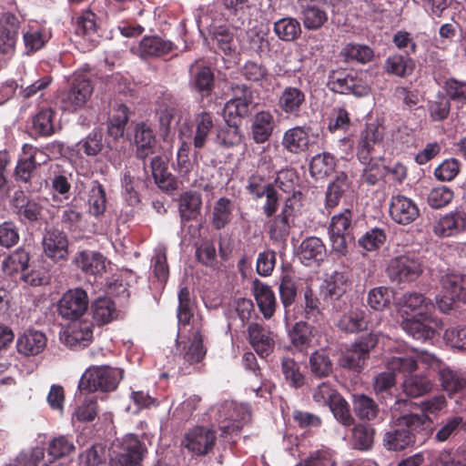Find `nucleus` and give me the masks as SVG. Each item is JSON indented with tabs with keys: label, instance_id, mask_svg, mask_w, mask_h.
<instances>
[{
	"label": "nucleus",
	"instance_id": "nucleus-39",
	"mask_svg": "<svg viewBox=\"0 0 466 466\" xmlns=\"http://www.w3.org/2000/svg\"><path fill=\"white\" fill-rule=\"evenodd\" d=\"M396 386V376L391 370L379 373L374 378L373 390L377 397L387 403L393 400V390Z\"/></svg>",
	"mask_w": 466,
	"mask_h": 466
},
{
	"label": "nucleus",
	"instance_id": "nucleus-16",
	"mask_svg": "<svg viewBox=\"0 0 466 466\" xmlns=\"http://www.w3.org/2000/svg\"><path fill=\"white\" fill-rule=\"evenodd\" d=\"M217 441L216 431L206 427H196L185 436V447L197 456L210 452Z\"/></svg>",
	"mask_w": 466,
	"mask_h": 466
},
{
	"label": "nucleus",
	"instance_id": "nucleus-49",
	"mask_svg": "<svg viewBox=\"0 0 466 466\" xmlns=\"http://www.w3.org/2000/svg\"><path fill=\"white\" fill-rule=\"evenodd\" d=\"M366 313L362 309L350 310L339 320L338 326L346 332H357L366 328Z\"/></svg>",
	"mask_w": 466,
	"mask_h": 466
},
{
	"label": "nucleus",
	"instance_id": "nucleus-11",
	"mask_svg": "<svg viewBox=\"0 0 466 466\" xmlns=\"http://www.w3.org/2000/svg\"><path fill=\"white\" fill-rule=\"evenodd\" d=\"M352 213L350 209L335 215L331 218L329 226V236L332 242V248L335 251L345 254L347 251V242L352 241L354 237L351 227Z\"/></svg>",
	"mask_w": 466,
	"mask_h": 466
},
{
	"label": "nucleus",
	"instance_id": "nucleus-55",
	"mask_svg": "<svg viewBox=\"0 0 466 466\" xmlns=\"http://www.w3.org/2000/svg\"><path fill=\"white\" fill-rule=\"evenodd\" d=\"M336 162L329 153L319 154L309 164L310 175H330L336 171Z\"/></svg>",
	"mask_w": 466,
	"mask_h": 466
},
{
	"label": "nucleus",
	"instance_id": "nucleus-9",
	"mask_svg": "<svg viewBox=\"0 0 466 466\" xmlns=\"http://www.w3.org/2000/svg\"><path fill=\"white\" fill-rule=\"evenodd\" d=\"M93 92L91 81L83 76H76L68 90L61 92L60 103L64 110L76 111L86 105Z\"/></svg>",
	"mask_w": 466,
	"mask_h": 466
},
{
	"label": "nucleus",
	"instance_id": "nucleus-2",
	"mask_svg": "<svg viewBox=\"0 0 466 466\" xmlns=\"http://www.w3.org/2000/svg\"><path fill=\"white\" fill-rule=\"evenodd\" d=\"M425 262L415 252H406L391 258L386 267L390 280L396 284H410L417 281L424 273Z\"/></svg>",
	"mask_w": 466,
	"mask_h": 466
},
{
	"label": "nucleus",
	"instance_id": "nucleus-35",
	"mask_svg": "<svg viewBox=\"0 0 466 466\" xmlns=\"http://www.w3.org/2000/svg\"><path fill=\"white\" fill-rule=\"evenodd\" d=\"M128 121V108L123 105H117L108 118L107 135L114 140L124 136L125 128Z\"/></svg>",
	"mask_w": 466,
	"mask_h": 466
},
{
	"label": "nucleus",
	"instance_id": "nucleus-56",
	"mask_svg": "<svg viewBox=\"0 0 466 466\" xmlns=\"http://www.w3.org/2000/svg\"><path fill=\"white\" fill-rule=\"evenodd\" d=\"M329 407L336 420L342 425L350 426L353 424L354 419L350 414V405L340 394L335 396Z\"/></svg>",
	"mask_w": 466,
	"mask_h": 466
},
{
	"label": "nucleus",
	"instance_id": "nucleus-48",
	"mask_svg": "<svg viewBox=\"0 0 466 466\" xmlns=\"http://www.w3.org/2000/svg\"><path fill=\"white\" fill-rule=\"evenodd\" d=\"M281 371L290 387L299 389L305 384V376L300 371L298 362L293 359L284 357L281 360Z\"/></svg>",
	"mask_w": 466,
	"mask_h": 466
},
{
	"label": "nucleus",
	"instance_id": "nucleus-10",
	"mask_svg": "<svg viewBox=\"0 0 466 466\" xmlns=\"http://www.w3.org/2000/svg\"><path fill=\"white\" fill-rule=\"evenodd\" d=\"M147 450L136 435H127L120 447V451L111 459L110 466H140Z\"/></svg>",
	"mask_w": 466,
	"mask_h": 466
},
{
	"label": "nucleus",
	"instance_id": "nucleus-57",
	"mask_svg": "<svg viewBox=\"0 0 466 466\" xmlns=\"http://www.w3.org/2000/svg\"><path fill=\"white\" fill-rule=\"evenodd\" d=\"M383 138V133L380 127L370 126L362 133L360 141V155L366 157L373 149V147L379 144Z\"/></svg>",
	"mask_w": 466,
	"mask_h": 466
},
{
	"label": "nucleus",
	"instance_id": "nucleus-12",
	"mask_svg": "<svg viewBox=\"0 0 466 466\" xmlns=\"http://www.w3.org/2000/svg\"><path fill=\"white\" fill-rule=\"evenodd\" d=\"M44 254L60 266L68 260V238L65 232L52 228L46 230L42 240Z\"/></svg>",
	"mask_w": 466,
	"mask_h": 466
},
{
	"label": "nucleus",
	"instance_id": "nucleus-33",
	"mask_svg": "<svg viewBox=\"0 0 466 466\" xmlns=\"http://www.w3.org/2000/svg\"><path fill=\"white\" fill-rule=\"evenodd\" d=\"M309 367L311 375L319 379L329 377L333 370L332 360L324 350H317L309 356Z\"/></svg>",
	"mask_w": 466,
	"mask_h": 466
},
{
	"label": "nucleus",
	"instance_id": "nucleus-41",
	"mask_svg": "<svg viewBox=\"0 0 466 466\" xmlns=\"http://www.w3.org/2000/svg\"><path fill=\"white\" fill-rule=\"evenodd\" d=\"M441 386L449 394L462 390L466 387V373L449 368L441 369L439 372Z\"/></svg>",
	"mask_w": 466,
	"mask_h": 466
},
{
	"label": "nucleus",
	"instance_id": "nucleus-15",
	"mask_svg": "<svg viewBox=\"0 0 466 466\" xmlns=\"http://www.w3.org/2000/svg\"><path fill=\"white\" fill-rule=\"evenodd\" d=\"M441 285L445 292L444 298L449 299V302L443 299L440 301L439 308L442 311L451 309L455 301L466 303V275L447 274L442 277Z\"/></svg>",
	"mask_w": 466,
	"mask_h": 466
},
{
	"label": "nucleus",
	"instance_id": "nucleus-13",
	"mask_svg": "<svg viewBox=\"0 0 466 466\" xmlns=\"http://www.w3.org/2000/svg\"><path fill=\"white\" fill-rule=\"evenodd\" d=\"M466 231V211L456 208L441 216L432 225V232L439 238L456 237Z\"/></svg>",
	"mask_w": 466,
	"mask_h": 466
},
{
	"label": "nucleus",
	"instance_id": "nucleus-47",
	"mask_svg": "<svg viewBox=\"0 0 466 466\" xmlns=\"http://www.w3.org/2000/svg\"><path fill=\"white\" fill-rule=\"evenodd\" d=\"M233 205L230 199L220 198L213 208L212 224L216 229L224 228L231 220Z\"/></svg>",
	"mask_w": 466,
	"mask_h": 466
},
{
	"label": "nucleus",
	"instance_id": "nucleus-17",
	"mask_svg": "<svg viewBox=\"0 0 466 466\" xmlns=\"http://www.w3.org/2000/svg\"><path fill=\"white\" fill-rule=\"evenodd\" d=\"M248 339L257 354L264 359L275 349V334L258 323H250L248 327Z\"/></svg>",
	"mask_w": 466,
	"mask_h": 466
},
{
	"label": "nucleus",
	"instance_id": "nucleus-51",
	"mask_svg": "<svg viewBox=\"0 0 466 466\" xmlns=\"http://www.w3.org/2000/svg\"><path fill=\"white\" fill-rule=\"evenodd\" d=\"M413 63L408 56L395 54L385 61V70L397 76H405L411 73Z\"/></svg>",
	"mask_w": 466,
	"mask_h": 466
},
{
	"label": "nucleus",
	"instance_id": "nucleus-20",
	"mask_svg": "<svg viewBox=\"0 0 466 466\" xmlns=\"http://www.w3.org/2000/svg\"><path fill=\"white\" fill-rule=\"evenodd\" d=\"M20 21L11 13H6L0 20V53L10 57L19 35Z\"/></svg>",
	"mask_w": 466,
	"mask_h": 466
},
{
	"label": "nucleus",
	"instance_id": "nucleus-53",
	"mask_svg": "<svg viewBox=\"0 0 466 466\" xmlns=\"http://www.w3.org/2000/svg\"><path fill=\"white\" fill-rule=\"evenodd\" d=\"M386 367L393 373L412 375L418 369L417 359L412 355L393 356L386 362Z\"/></svg>",
	"mask_w": 466,
	"mask_h": 466
},
{
	"label": "nucleus",
	"instance_id": "nucleus-58",
	"mask_svg": "<svg viewBox=\"0 0 466 466\" xmlns=\"http://www.w3.org/2000/svg\"><path fill=\"white\" fill-rule=\"evenodd\" d=\"M160 135L166 140L168 137L173 123L179 120L178 110L172 106H162L158 112Z\"/></svg>",
	"mask_w": 466,
	"mask_h": 466
},
{
	"label": "nucleus",
	"instance_id": "nucleus-63",
	"mask_svg": "<svg viewBox=\"0 0 466 466\" xmlns=\"http://www.w3.org/2000/svg\"><path fill=\"white\" fill-rule=\"evenodd\" d=\"M445 90L451 101L461 106L466 104V81L449 78L445 82Z\"/></svg>",
	"mask_w": 466,
	"mask_h": 466
},
{
	"label": "nucleus",
	"instance_id": "nucleus-25",
	"mask_svg": "<svg viewBox=\"0 0 466 466\" xmlns=\"http://www.w3.org/2000/svg\"><path fill=\"white\" fill-rule=\"evenodd\" d=\"M311 131V127L307 126L289 128L284 133L283 147L291 153L306 151L310 144Z\"/></svg>",
	"mask_w": 466,
	"mask_h": 466
},
{
	"label": "nucleus",
	"instance_id": "nucleus-60",
	"mask_svg": "<svg viewBox=\"0 0 466 466\" xmlns=\"http://www.w3.org/2000/svg\"><path fill=\"white\" fill-rule=\"evenodd\" d=\"M98 413L97 399L86 397L74 412V418L81 422L93 421Z\"/></svg>",
	"mask_w": 466,
	"mask_h": 466
},
{
	"label": "nucleus",
	"instance_id": "nucleus-22",
	"mask_svg": "<svg viewBox=\"0 0 466 466\" xmlns=\"http://www.w3.org/2000/svg\"><path fill=\"white\" fill-rule=\"evenodd\" d=\"M296 8L306 29L317 30L328 20L327 12L319 4L308 3L305 0H301V2H297Z\"/></svg>",
	"mask_w": 466,
	"mask_h": 466
},
{
	"label": "nucleus",
	"instance_id": "nucleus-26",
	"mask_svg": "<svg viewBox=\"0 0 466 466\" xmlns=\"http://www.w3.org/2000/svg\"><path fill=\"white\" fill-rule=\"evenodd\" d=\"M176 48L174 43L157 35L145 36L139 44V53L144 58L163 56Z\"/></svg>",
	"mask_w": 466,
	"mask_h": 466
},
{
	"label": "nucleus",
	"instance_id": "nucleus-50",
	"mask_svg": "<svg viewBox=\"0 0 466 466\" xmlns=\"http://www.w3.org/2000/svg\"><path fill=\"white\" fill-rule=\"evenodd\" d=\"M341 56L347 62L356 61L358 63L366 64L372 60L374 52L366 45L348 44L342 49Z\"/></svg>",
	"mask_w": 466,
	"mask_h": 466
},
{
	"label": "nucleus",
	"instance_id": "nucleus-24",
	"mask_svg": "<svg viewBox=\"0 0 466 466\" xmlns=\"http://www.w3.org/2000/svg\"><path fill=\"white\" fill-rule=\"evenodd\" d=\"M47 338L42 331L27 329L20 335L16 341V349L25 356H35L46 347Z\"/></svg>",
	"mask_w": 466,
	"mask_h": 466
},
{
	"label": "nucleus",
	"instance_id": "nucleus-3",
	"mask_svg": "<svg viewBox=\"0 0 466 466\" xmlns=\"http://www.w3.org/2000/svg\"><path fill=\"white\" fill-rule=\"evenodd\" d=\"M122 377V370L107 365L91 366L81 376L78 390L81 394L110 392L117 388Z\"/></svg>",
	"mask_w": 466,
	"mask_h": 466
},
{
	"label": "nucleus",
	"instance_id": "nucleus-61",
	"mask_svg": "<svg viewBox=\"0 0 466 466\" xmlns=\"http://www.w3.org/2000/svg\"><path fill=\"white\" fill-rule=\"evenodd\" d=\"M386 233L383 229L375 228L366 232L358 241L360 247L367 251L378 250L386 241Z\"/></svg>",
	"mask_w": 466,
	"mask_h": 466
},
{
	"label": "nucleus",
	"instance_id": "nucleus-30",
	"mask_svg": "<svg viewBox=\"0 0 466 466\" xmlns=\"http://www.w3.org/2000/svg\"><path fill=\"white\" fill-rule=\"evenodd\" d=\"M190 73L195 89L202 96L209 95L214 87V74L210 67L196 61L190 67Z\"/></svg>",
	"mask_w": 466,
	"mask_h": 466
},
{
	"label": "nucleus",
	"instance_id": "nucleus-64",
	"mask_svg": "<svg viewBox=\"0 0 466 466\" xmlns=\"http://www.w3.org/2000/svg\"><path fill=\"white\" fill-rule=\"evenodd\" d=\"M435 466H466V456L459 451L443 450L438 453L434 461Z\"/></svg>",
	"mask_w": 466,
	"mask_h": 466
},
{
	"label": "nucleus",
	"instance_id": "nucleus-32",
	"mask_svg": "<svg viewBox=\"0 0 466 466\" xmlns=\"http://www.w3.org/2000/svg\"><path fill=\"white\" fill-rule=\"evenodd\" d=\"M433 388L431 380L424 374L407 375L402 382V390L410 398H418Z\"/></svg>",
	"mask_w": 466,
	"mask_h": 466
},
{
	"label": "nucleus",
	"instance_id": "nucleus-5",
	"mask_svg": "<svg viewBox=\"0 0 466 466\" xmlns=\"http://www.w3.org/2000/svg\"><path fill=\"white\" fill-rule=\"evenodd\" d=\"M438 324L439 320L431 311L424 310L404 318L400 328L414 339L426 341L434 338Z\"/></svg>",
	"mask_w": 466,
	"mask_h": 466
},
{
	"label": "nucleus",
	"instance_id": "nucleus-23",
	"mask_svg": "<svg viewBox=\"0 0 466 466\" xmlns=\"http://www.w3.org/2000/svg\"><path fill=\"white\" fill-rule=\"evenodd\" d=\"M73 263L86 275L96 276L106 271V258L99 252L91 250L79 251L76 254Z\"/></svg>",
	"mask_w": 466,
	"mask_h": 466
},
{
	"label": "nucleus",
	"instance_id": "nucleus-44",
	"mask_svg": "<svg viewBox=\"0 0 466 466\" xmlns=\"http://www.w3.org/2000/svg\"><path fill=\"white\" fill-rule=\"evenodd\" d=\"M195 306V300L191 299L188 288H181L178 292V307L177 312L178 325H189L194 316Z\"/></svg>",
	"mask_w": 466,
	"mask_h": 466
},
{
	"label": "nucleus",
	"instance_id": "nucleus-14",
	"mask_svg": "<svg viewBox=\"0 0 466 466\" xmlns=\"http://www.w3.org/2000/svg\"><path fill=\"white\" fill-rule=\"evenodd\" d=\"M232 98L225 105L223 115L227 116L245 117L249 114V107L253 103V93L244 84H236L231 86Z\"/></svg>",
	"mask_w": 466,
	"mask_h": 466
},
{
	"label": "nucleus",
	"instance_id": "nucleus-46",
	"mask_svg": "<svg viewBox=\"0 0 466 466\" xmlns=\"http://www.w3.org/2000/svg\"><path fill=\"white\" fill-rule=\"evenodd\" d=\"M201 198L195 192H186L179 204V213L182 221L195 219L201 208Z\"/></svg>",
	"mask_w": 466,
	"mask_h": 466
},
{
	"label": "nucleus",
	"instance_id": "nucleus-62",
	"mask_svg": "<svg viewBox=\"0 0 466 466\" xmlns=\"http://www.w3.org/2000/svg\"><path fill=\"white\" fill-rule=\"evenodd\" d=\"M83 466H106V450L99 444L92 445L80 455Z\"/></svg>",
	"mask_w": 466,
	"mask_h": 466
},
{
	"label": "nucleus",
	"instance_id": "nucleus-37",
	"mask_svg": "<svg viewBox=\"0 0 466 466\" xmlns=\"http://www.w3.org/2000/svg\"><path fill=\"white\" fill-rule=\"evenodd\" d=\"M225 118V124L218 129L216 142L218 146L228 148L238 146L241 142L238 124L233 119Z\"/></svg>",
	"mask_w": 466,
	"mask_h": 466
},
{
	"label": "nucleus",
	"instance_id": "nucleus-19",
	"mask_svg": "<svg viewBox=\"0 0 466 466\" xmlns=\"http://www.w3.org/2000/svg\"><path fill=\"white\" fill-rule=\"evenodd\" d=\"M20 21L11 13H6L0 20V53L10 57L19 35Z\"/></svg>",
	"mask_w": 466,
	"mask_h": 466
},
{
	"label": "nucleus",
	"instance_id": "nucleus-29",
	"mask_svg": "<svg viewBox=\"0 0 466 466\" xmlns=\"http://www.w3.org/2000/svg\"><path fill=\"white\" fill-rule=\"evenodd\" d=\"M274 126V116L270 112L260 111L257 113L251 124V134L255 142H266L272 135Z\"/></svg>",
	"mask_w": 466,
	"mask_h": 466
},
{
	"label": "nucleus",
	"instance_id": "nucleus-59",
	"mask_svg": "<svg viewBox=\"0 0 466 466\" xmlns=\"http://www.w3.org/2000/svg\"><path fill=\"white\" fill-rule=\"evenodd\" d=\"M355 413L360 419L370 420L378 414V406L375 401L365 395L358 396L353 402Z\"/></svg>",
	"mask_w": 466,
	"mask_h": 466
},
{
	"label": "nucleus",
	"instance_id": "nucleus-7",
	"mask_svg": "<svg viewBox=\"0 0 466 466\" xmlns=\"http://www.w3.org/2000/svg\"><path fill=\"white\" fill-rule=\"evenodd\" d=\"M213 127V120L210 114L203 112L195 118L194 125L183 123L179 127V137L182 144H193L195 148H202L208 136Z\"/></svg>",
	"mask_w": 466,
	"mask_h": 466
},
{
	"label": "nucleus",
	"instance_id": "nucleus-36",
	"mask_svg": "<svg viewBox=\"0 0 466 466\" xmlns=\"http://www.w3.org/2000/svg\"><path fill=\"white\" fill-rule=\"evenodd\" d=\"M255 299L265 319H270L276 310V298L273 290L266 285L259 284L255 287Z\"/></svg>",
	"mask_w": 466,
	"mask_h": 466
},
{
	"label": "nucleus",
	"instance_id": "nucleus-27",
	"mask_svg": "<svg viewBox=\"0 0 466 466\" xmlns=\"http://www.w3.org/2000/svg\"><path fill=\"white\" fill-rule=\"evenodd\" d=\"M305 99V94L300 89L288 86L279 98V106L289 116H299Z\"/></svg>",
	"mask_w": 466,
	"mask_h": 466
},
{
	"label": "nucleus",
	"instance_id": "nucleus-31",
	"mask_svg": "<svg viewBox=\"0 0 466 466\" xmlns=\"http://www.w3.org/2000/svg\"><path fill=\"white\" fill-rule=\"evenodd\" d=\"M94 322L97 326L111 322L116 316L115 302L108 297L96 299L90 306Z\"/></svg>",
	"mask_w": 466,
	"mask_h": 466
},
{
	"label": "nucleus",
	"instance_id": "nucleus-34",
	"mask_svg": "<svg viewBox=\"0 0 466 466\" xmlns=\"http://www.w3.org/2000/svg\"><path fill=\"white\" fill-rule=\"evenodd\" d=\"M135 142L137 145V156L145 159L153 154L156 146V139L152 129L145 124L137 125L135 133Z\"/></svg>",
	"mask_w": 466,
	"mask_h": 466
},
{
	"label": "nucleus",
	"instance_id": "nucleus-4",
	"mask_svg": "<svg viewBox=\"0 0 466 466\" xmlns=\"http://www.w3.org/2000/svg\"><path fill=\"white\" fill-rule=\"evenodd\" d=\"M327 86L334 93L362 97L369 94L370 87L358 73L346 70H332L328 76Z\"/></svg>",
	"mask_w": 466,
	"mask_h": 466
},
{
	"label": "nucleus",
	"instance_id": "nucleus-6",
	"mask_svg": "<svg viewBox=\"0 0 466 466\" xmlns=\"http://www.w3.org/2000/svg\"><path fill=\"white\" fill-rule=\"evenodd\" d=\"M379 342L378 336L373 333L365 334L360 337L343 355L341 365L344 368L360 371L367 360L370 358V351Z\"/></svg>",
	"mask_w": 466,
	"mask_h": 466
},
{
	"label": "nucleus",
	"instance_id": "nucleus-42",
	"mask_svg": "<svg viewBox=\"0 0 466 466\" xmlns=\"http://www.w3.org/2000/svg\"><path fill=\"white\" fill-rule=\"evenodd\" d=\"M274 32L280 40L291 42L300 36L301 25L296 18L283 17L274 23Z\"/></svg>",
	"mask_w": 466,
	"mask_h": 466
},
{
	"label": "nucleus",
	"instance_id": "nucleus-40",
	"mask_svg": "<svg viewBox=\"0 0 466 466\" xmlns=\"http://www.w3.org/2000/svg\"><path fill=\"white\" fill-rule=\"evenodd\" d=\"M375 430L370 424H357L352 429L351 445L355 450L370 451L374 443Z\"/></svg>",
	"mask_w": 466,
	"mask_h": 466
},
{
	"label": "nucleus",
	"instance_id": "nucleus-54",
	"mask_svg": "<svg viewBox=\"0 0 466 466\" xmlns=\"http://www.w3.org/2000/svg\"><path fill=\"white\" fill-rule=\"evenodd\" d=\"M391 290L387 287H376L368 292V305L374 310H383L391 300Z\"/></svg>",
	"mask_w": 466,
	"mask_h": 466
},
{
	"label": "nucleus",
	"instance_id": "nucleus-43",
	"mask_svg": "<svg viewBox=\"0 0 466 466\" xmlns=\"http://www.w3.org/2000/svg\"><path fill=\"white\" fill-rule=\"evenodd\" d=\"M313 327L307 322H297L289 332L291 344L299 351L307 350L312 340Z\"/></svg>",
	"mask_w": 466,
	"mask_h": 466
},
{
	"label": "nucleus",
	"instance_id": "nucleus-28",
	"mask_svg": "<svg viewBox=\"0 0 466 466\" xmlns=\"http://www.w3.org/2000/svg\"><path fill=\"white\" fill-rule=\"evenodd\" d=\"M299 256L305 265L309 266L311 262H319L326 258V247L319 238L309 237L301 242Z\"/></svg>",
	"mask_w": 466,
	"mask_h": 466
},
{
	"label": "nucleus",
	"instance_id": "nucleus-18",
	"mask_svg": "<svg viewBox=\"0 0 466 466\" xmlns=\"http://www.w3.org/2000/svg\"><path fill=\"white\" fill-rule=\"evenodd\" d=\"M390 216L391 219L400 225H410L420 216L417 204L410 198L397 195L393 196L390 203Z\"/></svg>",
	"mask_w": 466,
	"mask_h": 466
},
{
	"label": "nucleus",
	"instance_id": "nucleus-45",
	"mask_svg": "<svg viewBox=\"0 0 466 466\" xmlns=\"http://www.w3.org/2000/svg\"><path fill=\"white\" fill-rule=\"evenodd\" d=\"M348 288V279L343 273L335 272L326 281L323 289V297L325 300H337L341 298Z\"/></svg>",
	"mask_w": 466,
	"mask_h": 466
},
{
	"label": "nucleus",
	"instance_id": "nucleus-8",
	"mask_svg": "<svg viewBox=\"0 0 466 466\" xmlns=\"http://www.w3.org/2000/svg\"><path fill=\"white\" fill-rule=\"evenodd\" d=\"M88 296L85 289L76 288L65 292L57 304V311L63 319H79L88 309Z\"/></svg>",
	"mask_w": 466,
	"mask_h": 466
},
{
	"label": "nucleus",
	"instance_id": "nucleus-1",
	"mask_svg": "<svg viewBox=\"0 0 466 466\" xmlns=\"http://www.w3.org/2000/svg\"><path fill=\"white\" fill-rule=\"evenodd\" d=\"M399 425L404 426L387 431L383 437V445L389 451H402L416 441V433L426 431L425 425L431 422L426 414L409 413L398 419Z\"/></svg>",
	"mask_w": 466,
	"mask_h": 466
},
{
	"label": "nucleus",
	"instance_id": "nucleus-38",
	"mask_svg": "<svg viewBox=\"0 0 466 466\" xmlns=\"http://www.w3.org/2000/svg\"><path fill=\"white\" fill-rule=\"evenodd\" d=\"M29 259L30 256L27 251L24 248H17L2 261V270L8 276H14L20 271L25 272L28 268Z\"/></svg>",
	"mask_w": 466,
	"mask_h": 466
},
{
	"label": "nucleus",
	"instance_id": "nucleus-21",
	"mask_svg": "<svg viewBox=\"0 0 466 466\" xmlns=\"http://www.w3.org/2000/svg\"><path fill=\"white\" fill-rule=\"evenodd\" d=\"M93 339V324L88 321H78L70 324L62 338L65 345L72 350L87 347Z\"/></svg>",
	"mask_w": 466,
	"mask_h": 466
},
{
	"label": "nucleus",
	"instance_id": "nucleus-52",
	"mask_svg": "<svg viewBox=\"0 0 466 466\" xmlns=\"http://www.w3.org/2000/svg\"><path fill=\"white\" fill-rule=\"evenodd\" d=\"M97 26L96 24V15L91 11H86L77 18L76 32V34L86 37L91 42H97Z\"/></svg>",
	"mask_w": 466,
	"mask_h": 466
}]
</instances>
